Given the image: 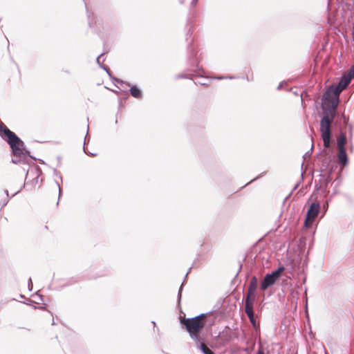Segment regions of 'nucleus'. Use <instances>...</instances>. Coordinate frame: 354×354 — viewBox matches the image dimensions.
<instances>
[{
  "mask_svg": "<svg viewBox=\"0 0 354 354\" xmlns=\"http://www.w3.org/2000/svg\"><path fill=\"white\" fill-rule=\"evenodd\" d=\"M205 314L202 313L194 317L185 319L182 322L183 324L185 326L186 330L189 333L191 338L196 342V344H198L200 342V336L198 333L205 326Z\"/></svg>",
  "mask_w": 354,
  "mask_h": 354,
  "instance_id": "1",
  "label": "nucleus"
},
{
  "mask_svg": "<svg viewBox=\"0 0 354 354\" xmlns=\"http://www.w3.org/2000/svg\"><path fill=\"white\" fill-rule=\"evenodd\" d=\"M6 142L9 144L12 151L14 157L12 159V162L15 164L22 162H25L28 158L35 159L30 156L29 151L23 149L24 147V143L17 135L15 139L8 140Z\"/></svg>",
  "mask_w": 354,
  "mask_h": 354,
  "instance_id": "2",
  "label": "nucleus"
},
{
  "mask_svg": "<svg viewBox=\"0 0 354 354\" xmlns=\"http://www.w3.org/2000/svg\"><path fill=\"white\" fill-rule=\"evenodd\" d=\"M334 118L328 116L327 114L324 115L320 121V131L324 142V146L328 148L330 145L331 131L330 124Z\"/></svg>",
  "mask_w": 354,
  "mask_h": 354,
  "instance_id": "3",
  "label": "nucleus"
},
{
  "mask_svg": "<svg viewBox=\"0 0 354 354\" xmlns=\"http://www.w3.org/2000/svg\"><path fill=\"white\" fill-rule=\"evenodd\" d=\"M324 115L327 114L328 116H331L332 118H335L336 115L337 108L339 104V97L330 95V93H325V94L324 95Z\"/></svg>",
  "mask_w": 354,
  "mask_h": 354,
  "instance_id": "4",
  "label": "nucleus"
},
{
  "mask_svg": "<svg viewBox=\"0 0 354 354\" xmlns=\"http://www.w3.org/2000/svg\"><path fill=\"white\" fill-rule=\"evenodd\" d=\"M320 205L317 203H313L309 207L307 214L306 218L304 221V224L306 227H308L313 224L315 218L318 215L319 212Z\"/></svg>",
  "mask_w": 354,
  "mask_h": 354,
  "instance_id": "5",
  "label": "nucleus"
},
{
  "mask_svg": "<svg viewBox=\"0 0 354 354\" xmlns=\"http://www.w3.org/2000/svg\"><path fill=\"white\" fill-rule=\"evenodd\" d=\"M0 136L8 141L16 138V134L10 131L3 122H0Z\"/></svg>",
  "mask_w": 354,
  "mask_h": 354,
  "instance_id": "6",
  "label": "nucleus"
},
{
  "mask_svg": "<svg viewBox=\"0 0 354 354\" xmlns=\"http://www.w3.org/2000/svg\"><path fill=\"white\" fill-rule=\"evenodd\" d=\"M278 279L273 273L267 274L261 283L260 288L261 290H266L270 286H272Z\"/></svg>",
  "mask_w": 354,
  "mask_h": 354,
  "instance_id": "7",
  "label": "nucleus"
},
{
  "mask_svg": "<svg viewBox=\"0 0 354 354\" xmlns=\"http://www.w3.org/2000/svg\"><path fill=\"white\" fill-rule=\"evenodd\" d=\"M257 288V279L256 277H253L250 282V284L248 288V293L245 299L255 301V296L254 293L255 292Z\"/></svg>",
  "mask_w": 354,
  "mask_h": 354,
  "instance_id": "8",
  "label": "nucleus"
},
{
  "mask_svg": "<svg viewBox=\"0 0 354 354\" xmlns=\"http://www.w3.org/2000/svg\"><path fill=\"white\" fill-rule=\"evenodd\" d=\"M337 159L339 164L343 167L348 164V156L346 149H338Z\"/></svg>",
  "mask_w": 354,
  "mask_h": 354,
  "instance_id": "9",
  "label": "nucleus"
},
{
  "mask_svg": "<svg viewBox=\"0 0 354 354\" xmlns=\"http://www.w3.org/2000/svg\"><path fill=\"white\" fill-rule=\"evenodd\" d=\"M254 301L245 299V313L247 314L249 319H253L254 313L253 310Z\"/></svg>",
  "mask_w": 354,
  "mask_h": 354,
  "instance_id": "10",
  "label": "nucleus"
},
{
  "mask_svg": "<svg viewBox=\"0 0 354 354\" xmlns=\"http://www.w3.org/2000/svg\"><path fill=\"white\" fill-rule=\"evenodd\" d=\"M346 143V134L341 132L337 138V147L338 149H346L345 145Z\"/></svg>",
  "mask_w": 354,
  "mask_h": 354,
  "instance_id": "11",
  "label": "nucleus"
},
{
  "mask_svg": "<svg viewBox=\"0 0 354 354\" xmlns=\"http://www.w3.org/2000/svg\"><path fill=\"white\" fill-rule=\"evenodd\" d=\"M40 173H41V171L38 168H35V169H31L30 171H28V172L26 174V178H28V176L30 174H33V175L35 176L34 177V178L31 181V185H35L37 184L38 178H39V176L40 175Z\"/></svg>",
  "mask_w": 354,
  "mask_h": 354,
  "instance_id": "12",
  "label": "nucleus"
},
{
  "mask_svg": "<svg viewBox=\"0 0 354 354\" xmlns=\"http://www.w3.org/2000/svg\"><path fill=\"white\" fill-rule=\"evenodd\" d=\"M345 88H343V86L338 83V84L333 88L332 91H328L326 93H330V95H333L334 97H339V94Z\"/></svg>",
  "mask_w": 354,
  "mask_h": 354,
  "instance_id": "13",
  "label": "nucleus"
},
{
  "mask_svg": "<svg viewBox=\"0 0 354 354\" xmlns=\"http://www.w3.org/2000/svg\"><path fill=\"white\" fill-rule=\"evenodd\" d=\"M198 348H199L203 354H214L204 343L201 341L196 344Z\"/></svg>",
  "mask_w": 354,
  "mask_h": 354,
  "instance_id": "14",
  "label": "nucleus"
},
{
  "mask_svg": "<svg viewBox=\"0 0 354 354\" xmlns=\"http://www.w3.org/2000/svg\"><path fill=\"white\" fill-rule=\"evenodd\" d=\"M187 50H188V53H189V59L190 64L192 65H195V61H194V60L192 61V59H194V58L196 57V53L194 52L191 44L188 45Z\"/></svg>",
  "mask_w": 354,
  "mask_h": 354,
  "instance_id": "15",
  "label": "nucleus"
},
{
  "mask_svg": "<svg viewBox=\"0 0 354 354\" xmlns=\"http://www.w3.org/2000/svg\"><path fill=\"white\" fill-rule=\"evenodd\" d=\"M130 93L131 95L136 98H140L142 96L141 91L136 86H133L130 88Z\"/></svg>",
  "mask_w": 354,
  "mask_h": 354,
  "instance_id": "16",
  "label": "nucleus"
},
{
  "mask_svg": "<svg viewBox=\"0 0 354 354\" xmlns=\"http://www.w3.org/2000/svg\"><path fill=\"white\" fill-rule=\"evenodd\" d=\"M351 81V80L348 77H347L345 75H343L339 82V84H340L343 88H346L350 84Z\"/></svg>",
  "mask_w": 354,
  "mask_h": 354,
  "instance_id": "17",
  "label": "nucleus"
},
{
  "mask_svg": "<svg viewBox=\"0 0 354 354\" xmlns=\"http://www.w3.org/2000/svg\"><path fill=\"white\" fill-rule=\"evenodd\" d=\"M103 53L100 54L96 59V62L97 63L99 64V66L103 68L104 71H106V72L107 73V74L111 77V73H110V71L108 68V66H105V65H102L101 63H100V59H101V57L102 56Z\"/></svg>",
  "mask_w": 354,
  "mask_h": 354,
  "instance_id": "18",
  "label": "nucleus"
},
{
  "mask_svg": "<svg viewBox=\"0 0 354 354\" xmlns=\"http://www.w3.org/2000/svg\"><path fill=\"white\" fill-rule=\"evenodd\" d=\"M285 270V268L283 266H279L276 270L272 272L274 275L279 279L281 274V273Z\"/></svg>",
  "mask_w": 354,
  "mask_h": 354,
  "instance_id": "19",
  "label": "nucleus"
},
{
  "mask_svg": "<svg viewBox=\"0 0 354 354\" xmlns=\"http://www.w3.org/2000/svg\"><path fill=\"white\" fill-rule=\"evenodd\" d=\"M344 75H345L347 77H348L351 80L354 77V65L352 66L349 68V70Z\"/></svg>",
  "mask_w": 354,
  "mask_h": 354,
  "instance_id": "20",
  "label": "nucleus"
},
{
  "mask_svg": "<svg viewBox=\"0 0 354 354\" xmlns=\"http://www.w3.org/2000/svg\"><path fill=\"white\" fill-rule=\"evenodd\" d=\"M113 80H114L117 83L120 84L121 85H122V84H125V85H126V86H130V84H129V83H125V82H124L122 80H120V79H118V78H115V77H114V78H113Z\"/></svg>",
  "mask_w": 354,
  "mask_h": 354,
  "instance_id": "21",
  "label": "nucleus"
},
{
  "mask_svg": "<svg viewBox=\"0 0 354 354\" xmlns=\"http://www.w3.org/2000/svg\"><path fill=\"white\" fill-rule=\"evenodd\" d=\"M191 74H179L177 76V78H191Z\"/></svg>",
  "mask_w": 354,
  "mask_h": 354,
  "instance_id": "22",
  "label": "nucleus"
},
{
  "mask_svg": "<svg viewBox=\"0 0 354 354\" xmlns=\"http://www.w3.org/2000/svg\"><path fill=\"white\" fill-rule=\"evenodd\" d=\"M195 84H198L201 85H207V79H203L201 81H197L194 82Z\"/></svg>",
  "mask_w": 354,
  "mask_h": 354,
  "instance_id": "23",
  "label": "nucleus"
},
{
  "mask_svg": "<svg viewBox=\"0 0 354 354\" xmlns=\"http://www.w3.org/2000/svg\"><path fill=\"white\" fill-rule=\"evenodd\" d=\"M250 322H251L252 326L257 330L259 328V326L256 323L255 318L254 317L253 319H250Z\"/></svg>",
  "mask_w": 354,
  "mask_h": 354,
  "instance_id": "24",
  "label": "nucleus"
},
{
  "mask_svg": "<svg viewBox=\"0 0 354 354\" xmlns=\"http://www.w3.org/2000/svg\"><path fill=\"white\" fill-rule=\"evenodd\" d=\"M313 145H312L311 146V149L310 151H307L304 155V158L306 159L308 157H310L311 156V151L313 150Z\"/></svg>",
  "mask_w": 354,
  "mask_h": 354,
  "instance_id": "25",
  "label": "nucleus"
},
{
  "mask_svg": "<svg viewBox=\"0 0 354 354\" xmlns=\"http://www.w3.org/2000/svg\"><path fill=\"white\" fill-rule=\"evenodd\" d=\"M183 284H184V282L181 284V286L180 287L179 290H178V302L180 301V298H181L182 286H183Z\"/></svg>",
  "mask_w": 354,
  "mask_h": 354,
  "instance_id": "26",
  "label": "nucleus"
},
{
  "mask_svg": "<svg viewBox=\"0 0 354 354\" xmlns=\"http://www.w3.org/2000/svg\"><path fill=\"white\" fill-rule=\"evenodd\" d=\"M192 34V30H191V28H189L187 32V35H186V40L188 41V37L189 36H191V35Z\"/></svg>",
  "mask_w": 354,
  "mask_h": 354,
  "instance_id": "27",
  "label": "nucleus"
},
{
  "mask_svg": "<svg viewBox=\"0 0 354 354\" xmlns=\"http://www.w3.org/2000/svg\"><path fill=\"white\" fill-rule=\"evenodd\" d=\"M32 288V283L31 279L30 278L28 280V289H29V290H31Z\"/></svg>",
  "mask_w": 354,
  "mask_h": 354,
  "instance_id": "28",
  "label": "nucleus"
},
{
  "mask_svg": "<svg viewBox=\"0 0 354 354\" xmlns=\"http://www.w3.org/2000/svg\"><path fill=\"white\" fill-rule=\"evenodd\" d=\"M228 78V77H223V76H221V77H217L216 79L217 80H223V79H227ZM230 79H232L233 78L232 77H229Z\"/></svg>",
  "mask_w": 354,
  "mask_h": 354,
  "instance_id": "29",
  "label": "nucleus"
},
{
  "mask_svg": "<svg viewBox=\"0 0 354 354\" xmlns=\"http://www.w3.org/2000/svg\"><path fill=\"white\" fill-rule=\"evenodd\" d=\"M257 354H266V353L263 352V351L262 350V348H260L258 350V351H257Z\"/></svg>",
  "mask_w": 354,
  "mask_h": 354,
  "instance_id": "30",
  "label": "nucleus"
},
{
  "mask_svg": "<svg viewBox=\"0 0 354 354\" xmlns=\"http://www.w3.org/2000/svg\"><path fill=\"white\" fill-rule=\"evenodd\" d=\"M197 3L198 0H192L191 4L192 6H195L197 4Z\"/></svg>",
  "mask_w": 354,
  "mask_h": 354,
  "instance_id": "31",
  "label": "nucleus"
},
{
  "mask_svg": "<svg viewBox=\"0 0 354 354\" xmlns=\"http://www.w3.org/2000/svg\"><path fill=\"white\" fill-rule=\"evenodd\" d=\"M342 118L344 120V123H346L347 121H348V118L346 117V115H344V114L342 115Z\"/></svg>",
  "mask_w": 354,
  "mask_h": 354,
  "instance_id": "32",
  "label": "nucleus"
},
{
  "mask_svg": "<svg viewBox=\"0 0 354 354\" xmlns=\"http://www.w3.org/2000/svg\"><path fill=\"white\" fill-rule=\"evenodd\" d=\"M57 185L58 186V188H59V198H60V196H61V188H60V186L59 185V183H57Z\"/></svg>",
  "mask_w": 354,
  "mask_h": 354,
  "instance_id": "33",
  "label": "nucleus"
},
{
  "mask_svg": "<svg viewBox=\"0 0 354 354\" xmlns=\"http://www.w3.org/2000/svg\"><path fill=\"white\" fill-rule=\"evenodd\" d=\"M28 186H29V182H28V181H26V182L24 183V187H27V188H28Z\"/></svg>",
  "mask_w": 354,
  "mask_h": 354,
  "instance_id": "34",
  "label": "nucleus"
},
{
  "mask_svg": "<svg viewBox=\"0 0 354 354\" xmlns=\"http://www.w3.org/2000/svg\"><path fill=\"white\" fill-rule=\"evenodd\" d=\"M281 88V84H279L277 87V89L279 90Z\"/></svg>",
  "mask_w": 354,
  "mask_h": 354,
  "instance_id": "35",
  "label": "nucleus"
},
{
  "mask_svg": "<svg viewBox=\"0 0 354 354\" xmlns=\"http://www.w3.org/2000/svg\"><path fill=\"white\" fill-rule=\"evenodd\" d=\"M257 178H259V176H257V178H253V180H251V182H253V180H257Z\"/></svg>",
  "mask_w": 354,
  "mask_h": 354,
  "instance_id": "36",
  "label": "nucleus"
},
{
  "mask_svg": "<svg viewBox=\"0 0 354 354\" xmlns=\"http://www.w3.org/2000/svg\"><path fill=\"white\" fill-rule=\"evenodd\" d=\"M257 178H259V176H257V178H253V180H251V182H253V180H257Z\"/></svg>",
  "mask_w": 354,
  "mask_h": 354,
  "instance_id": "37",
  "label": "nucleus"
},
{
  "mask_svg": "<svg viewBox=\"0 0 354 354\" xmlns=\"http://www.w3.org/2000/svg\"><path fill=\"white\" fill-rule=\"evenodd\" d=\"M257 178H259V176H257V178H253V180H251V182H253V180H257Z\"/></svg>",
  "mask_w": 354,
  "mask_h": 354,
  "instance_id": "38",
  "label": "nucleus"
},
{
  "mask_svg": "<svg viewBox=\"0 0 354 354\" xmlns=\"http://www.w3.org/2000/svg\"><path fill=\"white\" fill-rule=\"evenodd\" d=\"M257 178H259V176H257V178H253V180H251V182H253V180H257Z\"/></svg>",
  "mask_w": 354,
  "mask_h": 354,
  "instance_id": "39",
  "label": "nucleus"
},
{
  "mask_svg": "<svg viewBox=\"0 0 354 354\" xmlns=\"http://www.w3.org/2000/svg\"><path fill=\"white\" fill-rule=\"evenodd\" d=\"M5 193L8 196V190H5Z\"/></svg>",
  "mask_w": 354,
  "mask_h": 354,
  "instance_id": "40",
  "label": "nucleus"
},
{
  "mask_svg": "<svg viewBox=\"0 0 354 354\" xmlns=\"http://www.w3.org/2000/svg\"><path fill=\"white\" fill-rule=\"evenodd\" d=\"M86 139H87V135L84 138V143L86 142Z\"/></svg>",
  "mask_w": 354,
  "mask_h": 354,
  "instance_id": "41",
  "label": "nucleus"
},
{
  "mask_svg": "<svg viewBox=\"0 0 354 354\" xmlns=\"http://www.w3.org/2000/svg\"><path fill=\"white\" fill-rule=\"evenodd\" d=\"M52 324H53V325H55V321H54V319H53Z\"/></svg>",
  "mask_w": 354,
  "mask_h": 354,
  "instance_id": "42",
  "label": "nucleus"
},
{
  "mask_svg": "<svg viewBox=\"0 0 354 354\" xmlns=\"http://www.w3.org/2000/svg\"><path fill=\"white\" fill-rule=\"evenodd\" d=\"M84 150L85 151V153H87V151H86L85 147H84Z\"/></svg>",
  "mask_w": 354,
  "mask_h": 354,
  "instance_id": "43",
  "label": "nucleus"
},
{
  "mask_svg": "<svg viewBox=\"0 0 354 354\" xmlns=\"http://www.w3.org/2000/svg\"><path fill=\"white\" fill-rule=\"evenodd\" d=\"M95 155L96 154H95V153H91V156H95Z\"/></svg>",
  "mask_w": 354,
  "mask_h": 354,
  "instance_id": "44",
  "label": "nucleus"
}]
</instances>
